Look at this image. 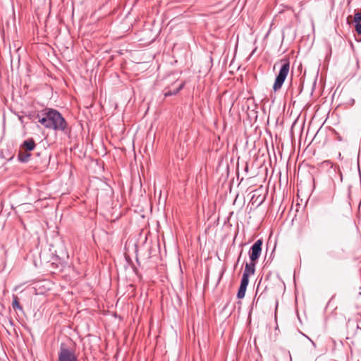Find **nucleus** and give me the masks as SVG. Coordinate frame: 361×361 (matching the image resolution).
Listing matches in <instances>:
<instances>
[{
	"mask_svg": "<svg viewBox=\"0 0 361 361\" xmlns=\"http://www.w3.org/2000/svg\"><path fill=\"white\" fill-rule=\"evenodd\" d=\"M43 117L39 122L46 128L65 132L67 128V122L63 116L56 109H47Z\"/></svg>",
	"mask_w": 361,
	"mask_h": 361,
	"instance_id": "nucleus-1",
	"label": "nucleus"
},
{
	"mask_svg": "<svg viewBox=\"0 0 361 361\" xmlns=\"http://www.w3.org/2000/svg\"><path fill=\"white\" fill-rule=\"evenodd\" d=\"M281 66L279 70V73L276 78L274 84L273 85V90L276 92L280 90L289 73L290 70V62L287 59H283L280 61Z\"/></svg>",
	"mask_w": 361,
	"mask_h": 361,
	"instance_id": "nucleus-2",
	"label": "nucleus"
},
{
	"mask_svg": "<svg viewBox=\"0 0 361 361\" xmlns=\"http://www.w3.org/2000/svg\"><path fill=\"white\" fill-rule=\"evenodd\" d=\"M58 361H79L75 352L67 348L64 344L60 346Z\"/></svg>",
	"mask_w": 361,
	"mask_h": 361,
	"instance_id": "nucleus-3",
	"label": "nucleus"
},
{
	"mask_svg": "<svg viewBox=\"0 0 361 361\" xmlns=\"http://www.w3.org/2000/svg\"><path fill=\"white\" fill-rule=\"evenodd\" d=\"M262 240L261 239L257 240L250 247L249 252V257L250 261L255 262L257 260L262 252Z\"/></svg>",
	"mask_w": 361,
	"mask_h": 361,
	"instance_id": "nucleus-4",
	"label": "nucleus"
},
{
	"mask_svg": "<svg viewBox=\"0 0 361 361\" xmlns=\"http://www.w3.org/2000/svg\"><path fill=\"white\" fill-rule=\"evenodd\" d=\"M183 86H184V84L180 83V85H178V86H177L173 89H171L170 87H167L164 90V94L166 97H170L172 95H175V94H178L180 91V90L183 89Z\"/></svg>",
	"mask_w": 361,
	"mask_h": 361,
	"instance_id": "nucleus-5",
	"label": "nucleus"
},
{
	"mask_svg": "<svg viewBox=\"0 0 361 361\" xmlns=\"http://www.w3.org/2000/svg\"><path fill=\"white\" fill-rule=\"evenodd\" d=\"M255 271V262L250 261V263H246L245 266V269L243 274L247 275V276H250V275H253Z\"/></svg>",
	"mask_w": 361,
	"mask_h": 361,
	"instance_id": "nucleus-6",
	"label": "nucleus"
},
{
	"mask_svg": "<svg viewBox=\"0 0 361 361\" xmlns=\"http://www.w3.org/2000/svg\"><path fill=\"white\" fill-rule=\"evenodd\" d=\"M36 147V144L32 138L25 140L20 145V148H25L27 151H32Z\"/></svg>",
	"mask_w": 361,
	"mask_h": 361,
	"instance_id": "nucleus-7",
	"label": "nucleus"
},
{
	"mask_svg": "<svg viewBox=\"0 0 361 361\" xmlns=\"http://www.w3.org/2000/svg\"><path fill=\"white\" fill-rule=\"evenodd\" d=\"M30 152H24L20 150L18 154V160L22 163H27L30 160Z\"/></svg>",
	"mask_w": 361,
	"mask_h": 361,
	"instance_id": "nucleus-8",
	"label": "nucleus"
},
{
	"mask_svg": "<svg viewBox=\"0 0 361 361\" xmlns=\"http://www.w3.org/2000/svg\"><path fill=\"white\" fill-rule=\"evenodd\" d=\"M12 307L14 310H18L21 312L23 310V307L20 305L18 298L15 295H13Z\"/></svg>",
	"mask_w": 361,
	"mask_h": 361,
	"instance_id": "nucleus-9",
	"label": "nucleus"
},
{
	"mask_svg": "<svg viewBox=\"0 0 361 361\" xmlns=\"http://www.w3.org/2000/svg\"><path fill=\"white\" fill-rule=\"evenodd\" d=\"M247 288L245 286H240L238 288V293H237V298L239 299H242L245 297V292H246Z\"/></svg>",
	"mask_w": 361,
	"mask_h": 361,
	"instance_id": "nucleus-10",
	"label": "nucleus"
},
{
	"mask_svg": "<svg viewBox=\"0 0 361 361\" xmlns=\"http://www.w3.org/2000/svg\"><path fill=\"white\" fill-rule=\"evenodd\" d=\"M249 283V276H247L245 274H243L242 279L240 281V286H245V288L247 287Z\"/></svg>",
	"mask_w": 361,
	"mask_h": 361,
	"instance_id": "nucleus-11",
	"label": "nucleus"
},
{
	"mask_svg": "<svg viewBox=\"0 0 361 361\" xmlns=\"http://www.w3.org/2000/svg\"><path fill=\"white\" fill-rule=\"evenodd\" d=\"M354 23H361V13L359 12H355L354 14Z\"/></svg>",
	"mask_w": 361,
	"mask_h": 361,
	"instance_id": "nucleus-12",
	"label": "nucleus"
},
{
	"mask_svg": "<svg viewBox=\"0 0 361 361\" xmlns=\"http://www.w3.org/2000/svg\"><path fill=\"white\" fill-rule=\"evenodd\" d=\"M355 28L357 34L361 35V23H355Z\"/></svg>",
	"mask_w": 361,
	"mask_h": 361,
	"instance_id": "nucleus-13",
	"label": "nucleus"
}]
</instances>
